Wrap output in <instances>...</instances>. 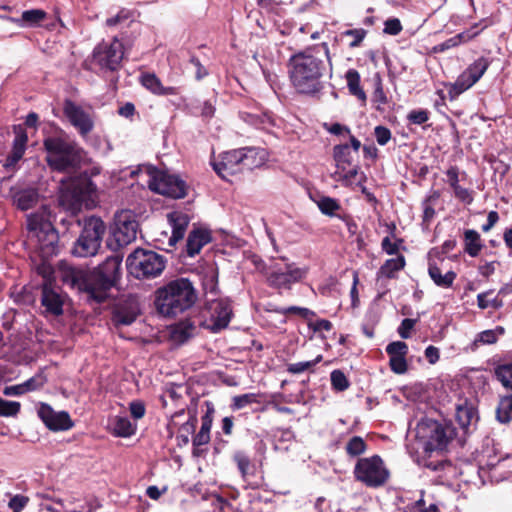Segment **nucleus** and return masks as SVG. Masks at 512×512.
<instances>
[{
	"instance_id": "nucleus-48",
	"label": "nucleus",
	"mask_w": 512,
	"mask_h": 512,
	"mask_svg": "<svg viewBox=\"0 0 512 512\" xmlns=\"http://www.w3.org/2000/svg\"><path fill=\"white\" fill-rule=\"evenodd\" d=\"M423 467H425L433 472H444L447 470L450 471V470L454 469L452 462L448 459H441V460L424 459Z\"/></svg>"
},
{
	"instance_id": "nucleus-53",
	"label": "nucleus",
	"mask_w": 512,
	"mask_h": 512,
	"mask_svg": "<svg viewBox=\"0 0 512 512\" xmlns=\"http://www.w3.org/2000/svg\"><path fill=\"white\" fill-rule=\"evenodd\" d=\"M205 405H206L207 409H206L205 414L201 417L200 430L202 432H207L210 434V431L212 428V423H213V417H214V413H215V408H214L213 403L210 401H206Z\"/></svg>"
},
{
	"instance_id": "nucleus-35",
	"label": "nucleus",
	"mask_w": 512,
	"mask_h": 512,
	"mask_svg": "<svg viewBox=\"0 0 512 512\" xmlns=\"http://www.w3.org/2000/svg\"><path fill=\"white\" fill-rule=\"evenodd\" d=\"M441 197V192L439 190H432L430 194L423 200L422 208L423 215L422 221L423 223L429 225L431 221L434 219L436 215V211L434 206L437 204Z\"/></svg>"
},
{
	"instance_id": "nucleus-29",
	"label": "nucleus",
	"mask_w": 512,
	"mask_h": 512,
	"mask_svg": "<svg viewBox=\"0 0 512 512\" xmlns=\"http://www.w3.org/2000/svg\"><path fill=\"white\" fill-rule=\"evenodd\" d=\"M58 25H63L60 17L56 13H47L41 9H34V28H45L53 31Z\"/></svg>"
},
{
	"instance_id": "nucleus-63",
	"label": "nucleus",
	"mask_w": 512,
	"mask_h": 512,
	"mask_svg": "<svg viewBox=\"0 0 512 512\" xmlns=\"http://www.w3.org/2000/svg\"><path fill=\"white\" fill-rule=\"evenodd\" d=\"M478 26H479V24H475L467 31L456 34L454 36V39L456 41L457 46L462 43L468 42L469 40L476 37L479 34V31L477 30Z\"/></svg>"
},
{
	"instance_id": "nucleus-1",
	"label": "nucleus",
	"mask_w": 512,
	"mask_h": 512,
	"mask_svg": "<svg viewBox=\"0 0 512 512\" xmlns=\"http://www.w3.org/2000/svg\"><path fill=\"white\" fill-rule=\"evenodd\" d=\"M34 254L40 260L36 263L34 258V271L42 277L41 307L46 316L59 317L64 313V304L68 295L56 284L55 269L51 263L53 256L59 252V234L51 222V211L47 205H41L40 210L34 212Z\"/></svg>"
},
{
	"instance_id": "nucleus-42",
	"label": "nucleus",
	"mask_w": 512,
	"mask_h": 512,
	"mask_svg": "<svg viewBox=\"0 0 512 512\" xmlns=\"http://www.w3.org/2000/svg\"><path fill=\"white\" fill-rule=\"evenodd\" d=\"M504 333V328L498 326L494 330H485L477 334L475 340L473 341V346L478 348L479 345L485 344H494L498 340V335H502Z\"/></svg>"
},
{
	"instance_id": "nucleus-18",
	"label": "nucleus",
	"mask_w": 512,
	"mask_h": 512,
	"mask_svg": "<svg viewBox=\"0 0 512 512\" xmlns=\"http://www.w3.org/2000/svg\"><path fill=\"white\" fill-rule=\"evenodd\" d=\"M140 307L135 298L129 297L119 302L112 310L111 321L115 327L128 326L135 322Z\"/></svg>"
},
{
	"instance_id": "nucleus-49",
	"label": "nucleus",
	"mask_w": 512,
	"mask_h": 512,
	"mask_svg": "<svg viewBox=\"0 0 512 512\" xmlns=\"http://www.w3.org/2000/svg\"><path fill=\"white\" fill-rule=\"evenodd\" d=\"M272 311L282 314V315L295 314V315H299L300 317H302L304 319H308L312 316H315L314 311H312L308 308L298 307V306H290L287 308L277 307V308H274Z\"/></svg>"
},
{
	"instance_id": "nucleus-39",
	"label": "nucleus",
	"mask_w": 512,
	"mask_h": 512,
	"mask_svg": "<svg viewBox=\"0 0 512 512\" xmlns=\"http://www.w3.org/2000/svg\"><path fill=\"white\" fill-rule=\"evenodd\" d=\"M344 449L349 457H359L366 452L367 443L361 436H353L347 441Z\"/></svg>"
},
{
	"instance_id": "nucleus-37",
	"label": "nucleus",
	"mask_w": 512,
	"mask_h": 512,
	"mask_svg": "<svg viewBox=\"0 0 512 512\" xmlns=\"http://www.w3.org/2000/svg\"><path fill=\"white\" fill-rule=\"evenodd\" d=\"M496 419L501 424L512 421V394L500 398L496 408Z\"/></svg>"
},
{
	"instance_id": "nucleus-19",
	"label": "nucleus",
	"mask_w": 512,
	"mask_h": 512,
	"mask_svg": "<svg viewBox=\"0 0 512 512\" xmlns=\"http://www.w3.org/2000/svg\"><path fill=\"white\" fill-rule=\"evenodd\" d=\"M13 130L15 134L13 147L3 163V168L8 173L16 171L19 161L23 158L28 141L27 133L22 125H15Z\"/></svg>"
},
{
	"instance_id": "nucleus-21",
	"label": "nucleus",
	"mask_w": 512,
	"mask_h": 512,
	"mask_svg": "<svg viewBox=\"0 0 512 512\" xmlns=\"http://www.w3.org/2000/svg\"><path fill=\"white\" fill-rule=\"evenodd\" d=\"M232 316V306L227 299H218L211 304L213 329L221 330L228 326Z\"/></svg>"
},
{
	"instance_id": "nucleus-44",
	"label": "nucleus",
	"mask_w": 512,
	"mask_h": 512,
	"mask_svg": "<svg viewBox=\"0 0 512 512\" xmlns=\"http://www.w3.org/2000/svg\"><path fill=\"white\" fill-rule=\"evenodd\" d=\"M331 387L336 392H343L350 387V381L340 369H335L330 374Z\"/></svg>"
},
{
	"instance_id": "nucleus-59",
	"label": "nucleus",
	"mask_w": 512,
	"mask_h": 512,
	"mask_svg": "<svg viewBox=\"0 0 512 512\" xmlns=\"http://www.w3.org/2000/svg\"><path fill=\"white\" fill-rule=\"evenodd\" d=\"M32 385V378L26 380L23 384L6 386L3 393L7 396L21 395L30 390Z\"/></svg>"
},
{
	"instance_id": "nucleus-4",
	"label": "nucleus",
	"mask_w": 512,
	"mask_h": 512,
	"mask_svg": "<svg viewBox=\"0 0 512 512\" xmlns=\"http://www.w3.org/2000/svg\"><path fill=\"white\" fill-rule=\"evenodd\" d=\"M197 297V291L189 279L177 278L155 291L154 304L159 314L175 317L192 308Z\"/></svg>"
},
{
	"instance_id": "nucleus-12",
	"label": "nucleus",
	"mask_w": 512,
	"mask_h": 512,
	"mask_svg": "<svg viewBox=\"0 0 512 512\" xmlns=\"http://www.w3.org/2000/svg\"><path fill=\"white\" fill-rule=\"evenodd\" d=\"M123 43L114 37L111 42H101L93 50L92 62L102 71L116 72L122 66Z\"/></svg>"
},
{
	"instance_id": "nucleus-43",
	"label": "nucleus",
	"mask_w": 512,
	"mask_h": 512,
	"mask_svg": "<svg viewBox=\"0 0 512 512\" xmlns=\"http://www.w3.org/2000/svg\"><path fill=\"white\" fill-rule=\"evenodd\" d=\"M474 84L467 78L463 73H461L456 81L449 85L448 95L450 100L456 99L460 94L468 90Z\"/></svg>"
},
{
	"instance_id": "nucleus-51",
	"label": "nucleus",
	"mask_w": 512,
	"mask_h": 512,
	"mask_svg": "<svg viewBox=\"0 0 512 512\" xmlns=\"http://www.w3.org/2000/svg\"><path fill=\"white\" fill-rule=\"evenodd\" d=\"M457 241L455 239H448L444 241L440 248H432L429 252V258L435 257L441 261L444 260L443 255L448 254L450 251L455 249Z\"/></svg>"
},
{
	"instance_id": "nucleus-3",
	"label": "nucleus",
	"mask_w": 512,
	"mask_h": 512,
	"mask_svg": "<svg viewBox=\"0 0 512 512\" xmlns=\"http://www.w3.org/2000/svg\"><path fill=\"white\" fill-rule=\"evenodd\" d=\"M331 64L326 42L307 47L293 54L288 62L289 77L295 90L303 95L316 96L325 87L324 77Z\"/></svg>"
},
{
	"instance_id": "nucleus-25",
	"label": "nucleus",
	"mask_w": 512,
	"mask_h": 512,
	"mask_svg": "<svg viewBox=\"0 0 512 512\" xmlns=\"http://www.w3.org/2000/svg\"><path fill=\"white\" fill-rule=\"evenodd\" d=\"M319 210L322 214L329 216V217H338L341 220L345 221L348 225L349 230L351 229V223L352 218L347 215H340L338 212L342 210V206L339 203V201L335 198L329 197V196H322L319 198V200L316 202Z\"/></svg>"
},
{
	"instance_id": "nucleus-24",
	"label": "nucleus",
	"mask_w": 512,
	"mask_h": 512,
	"mask_svg": "<svg viewBox=\"0 0 512 512\" xmlns=\"http://www.w3.org/2000/svg\"><path fill=\"white\" fill-rule=\"evenodd\" d=\"M140 83L143 87L149 90L152 94L157 96L177 95L178 88L165 87L161 80L154 73H143L140 76Z\"/></svg>"
},
{
	"instance_id": "nucleus-34",
	"label": "nucleus",
	"mask_w": 512,
	"mask_h": 512,
	"mask_svg": "<svg viewBox=\"0 0 512 512\" xmlns=\"http://www.w3.org/2000/svg\"><path fill=\"white\" fill-rule=\"evenodd\" d=\"M345 79L350 94L365 102L366 93L360 85L361 77L359 72L356 69H349L345 74Z\"/></svg>"
},
{
	"instance_id": "nucleus-46",
	"label": "nucleus",
	"mask_w": 512,
	"mask_h": 512,
	"mask_svg": "<svg viewBox=\"0 0 512 512\" xmlns=\"http://www.w3.org/2000/svg\"><path fill=\"white\" fill-rule=\"evenodd\" d=\"M323 359L322 355H318L315 359L311 361L291 363L287 365V372L290 374H300L304 371H313L315 365L320 363Z\"/></svg>"
},
{
	"instance_id": "nucleus-45",
	"label": "nucleus",
	"mask_w": 512,
	"mask_h": 512,
	"mask_svg": "<svg viewBox=\"0 0 512 512\" xmlns=\"http://www.w3.org/2000/svg\"><path fill=\"white\" fill-rule=\"evenodd\" d=\"M368 31L364 28H352L342 32L343 37H350L352 40L349 42L348 47L350 49L358 48L362 46L364 39L366 38Z\"/></svg>"
},
{
	"instance_id": "nucleus-20",
	"label": "nucleus",
	"mask_w": 512,
	"mask_h": 512,
	"mask_svg": "<svg viewBox=\"0 0 512 512\" xmlns=\"http://www.w3.org/2000/svg\"><path fill=\"white\" fill-rule=\"evenodd\" d=\"M242 150L236 149L224 152L219 161L212 162L214 171L223 179L228 175H234L243 171L242 168Z\"/></svg>"
},
{
	"instance_id": "nucleus-17",
	"label": "nucleus",
	"mask_w": 512,
	"mask_h": 512,
	"mask_svg": "<svg viewBox=\"0 0 512 512\" xmlns=\"http://www.w3.org/2000/svg\"><path fill=\"white\" fill-rule=\"evenodd\" d=\"M455 411L456 421L466 434L476 429L479 413L477 405L473 400L467 398L459 399Z\"/></svg>"
},
{
	"instance_id": "nucleus-55",
	"label": "nucleus",
	"mask_w": 512,
	"mask_h": 512,
	"mask_svg": "<svg viewBox=\"0 0 512 512\" xmlns=\"http://www.w3.org/2000/svg\"><path fill=\"white\" fill-rule=\"evenodd\" d=\"M430 119V112L426 109H414L407 114L410 124L422 125Z\"/></svg>"
},
{
	"instance_id": "nucleus-57",
	"label": "nucleus",
	"mask_w": 512,
	"mask_h": 512,
	"mask_svg": "<svg viewBox=\"0 0 512 512\" xmlns=\"http://www.w3.org/2000/svg\"><path fill=\"white\" fill-rule=\"evenodd\" d=\"M386 353L389 357L392 356H407L408 345L403 341H394L386 346Z\"/></svg>"
},
{
	"instance_id": "nucleus-32",
	"label": "nucleus",
	"mask_w": 512,
	"mask_h": 512,
	"mask_svg": "<svg viewBox=\"0 0 512 512\" xmlns=\"http://www.w3.org/2000/svg\"><path fill=\"white\" fill-rule=\"evenodd\" d=\"M406 260L403 255H398L396 258L387 259L380 267L377 275L379 277H386L388 279H395L396 273L404 269Z\"/></svg>"
},
{
	"instance_id": "nucleus-14",
	"label": "nucleus",
	"mask_w": 512,
	"mask_h": 512,
	"mask_svg": "<svg viewBox=\"0 0 512 512\" xmlns=\"http://www.w3.org/2000/svg\"><path fill=\"white\" fill-rule=\"evenodd\" d=\"M149 188L163 196L173 199H181L187 195V186L185 181L176 175H171L165 171L157 170L150 182Z\"/></svg>"
},
{
	"instance_id": "nucleus-10",
	"label": "nucleus",
	"mask_w": 512,
	"mask_h": 512,
	"mask_svg": "<svg viewBox=\"0 0 512 512\" xmlns=\"http://www.w3.org/2000/svg\"><path fill=\"white\" fill-rule=\"evenodd\" d=\"M353 475L356 481L361 482L366 487L379 488L387 483L390 472L381 456L375 454L370 457L358 458L353 469Z\"/></svg>"
},
{
	"instance_id": "nucleus-52",
	"label": "nucleus",
	"mask_w": 512,
	"mask_h": 512,
	"mask_svg": "<svg viewBox=\"0 0 512 512\" xmlns=\"http://www.w3.org/2000/svg\"><path fill=\"white\" fill-rule=\"evenodd\" d=\"M20 403L17 401H8L0 397V416L13 417L20 411Z\"/></svg>"
},
{
	"instance_id": "nucleus-6",
	"label": "nucleus",
	"mask_w": 512,
	"mask_h": 512,
	"mask_svg": "<svg viewBox=\"0 0 512 512\" xmlns=\"http://www.w3.org/2000/svg\"><path fill=\"white\" fill-rule=\"evenodd\" d=\"M99 174L98 168H92L90 173L85 171L78 176L61 180L60 205L72 213L81 210L85 201L92 200L96 196L97 186L91 177Z\"/></svg>"
},
{
	"instance_id": "nucleus-33",
	"label": "nucleus",
	"mask_w": 512,
	"mask_h": 512,
	"mask_svg": "<svg viewBox=\"0 0 512 512\" xmlns=\"http://www.w3.org/2000/svg\"><path fill=\"white\" fill-rule=\"evenodd\" d=\"M189 418L183 423L178 431L176 437L178 445H187L190 441L189 436L195 434L196 426L198 423L196 410H189Z\"/></svg>"
},
{
	"instance_id": "nucleus-60",
	"label": "nucleus",
	"mask_w": 512,
	"mask_h": 512,
	"mask_svg": "<svg viewBox=\"0 0 512 512\" xmlns=\"http://www.w3.org/2000/svg\"><path fill=\"white\" fill-rule=\"evenodd\" d=\"M454 196L456 199H458L460 202L470 205L474 201L473 197V191L469 190L467 188L462 187L461 185L455 187L453 189Z\"/></svg>"
},
{
	"instance_id": "nucleus-27",
	"label": "nucleus",
	"mask_w": 512,
	"mask_h": 512,
	"mask_svg": "<svg viewBox=\"0 0 512 512\" xmlns=\"http://www.w3.org/2000/svg\"><path fill=\"white\" fill-rule=\"evenodd\" d=\"M232 461L235 463L243 480L256 474V463L251 459L247 451L242 449L236 450L232 455Z\"/></svg>"
},
{
	"instance_id": "nucleus-23",
	"label": "nucleus",
	"mask_w": 512,
	"mask_h": 512,
	"mask_svg": "<svg viewBox=\"0 0 512 512\" xmlns=\"http://www.w3.org/2000/svg\"><path fill=\"white\" fill-rule=\"evenodd\" d=\"M428 275L436 286L443 289L451 288L457 278L456 272L452 270L442 274L437 262L431 258L428 259Z\"/></svg>"
},
{
	"instance_id": "nucleus-56",
	"label": "nucleus",
	"mask_w": 512,
	"mask_h": 512,
	"mask_svg": "<svg viewBox=\"0 0 512 512\" xmlns=\"http://www.w3.org/2000/svg\"><path fill=\"white\" fill-rule=\"evenodd\" d=\"M389 367L395 374H405L408 370L406 356L389 357Z\"/></svg>"
},
{
	"instance_id": "nucleus-15",
	"label": "nucleus",
	"mask_w": 512,
	"mask_h": 512,
	"mask_svg": "<svg viewBox=\"0 0 512 512\" xmlns=\"http://www.w3.org/2000/svg\"><path fill=\"white\" fill-rule=\"evenodd\" d=\"M37 415L46 428L53 432L67 431L74 427V422L67 411L56 412L46 403L40 404Z\"/></svg>"
},
{
	"instance_id": "nucleus-26",
	"label": "nucleus",
	"mask_w": 512,
	"mask_h": 512,
	"mask_svg": "<svg viewBox=\"0 0 512 512\" xmlns=\"http://www.w3.org/2000/svg\"><path fill=\"white\" fill-rule=\"evenodd\" d=\"M10 196L17 209L27 211L32 208V186L17 184L10 188Z\"/></svg>"
},
{
	"instance_id": "nucleus-40",
	"label": "nucleus",
	"mask_w": 512,
	"mask_h": 512,
	"mask_svg": "<svg viewBox=\"0 0 512 512\" xmlns=\"http://www.w3.org/2000/svg\"><path fill=\"white\" fill-rule=\"evenodd\" d=\"M242 150V168L244 170H252L254 167H258L262 164L263 157H260L257 159V156L259 155L260 151L253 147H245L241 148Z\"/></svg>"
},
{
	"instance_id": "nucleus-61",
	"label": "nucleus",
	"mask_w": 512,
	"mask_h": 512,
	"mask_svg": "<svg viewBox=\"0 0 512 512\" xmlns=\"http://www.w3.org/2000/svg\"><path fill=\"white\" fill-rule=\"evenodd\" d=\"M403 27L398 18H389L384 22L383 32L388 35L396 36L401 33Z\"/></svg>"
},
{
	"instance_id": "nucleus-11",
	"label": "nucleus",
	"mask_w": 512,
	"mask_h": 512,
	"mask_svg": "<svg viewBox=\"0 0 512 512\" xmlns=\"http://www.w3.org/2000/svg\"><path fill=\"white\" fill-rule=\"evenodd\" d=\"M307 269L299 268L295 263L273 262L263 273L269 287L277 290H290L292 285L307 275Z\"/></svg>"
},
{
	"instance_id": "nucleus-2",
	"label": "nucleus",
	"mask_w": 512,
	"mask_h": 512,
	"mask_svg": "<svg viewBox=\"0 0 512 512\" xmlns=\"http://www.w3.org/2000/svg\"><path fill=\"white\" fill-rule=\"evenodd\" d=\"M121 264L119 255L107 257L93 270L62 260L58 263V272L63 284L87 293L97 303H103L108 298V291L121 279Z\"/></svg>"
},
{
	"instance_id": "nucleus-31",
	"label": "nucleus",
	"mask_w": 512,
	"mask_h": 512,
	"mask_svg": "<svg viewBox=\"0 0 512 512\" xmlns=\"http://www.w3.org/2000/svg\"><path fill=\"white\" fill-rule=\"evenodd\" d=\"M491 61L486 57H479L471 63L462 73L473 84L477 83L490 66Z\"/></svg>"
},
{
	"instance_id": "nucleus-64",
	"label": "nucleus",
	"mask_w": 512,
	"mask_h": 512,
	"mask_svg": "<svg viewBox=\"0 0 512 512\" xmlns=\"http://www.w3.org/2000/svg\"><path fill=\"white\" fill-rule=\"evenodd\" d=\"M417 319L405 318L402 320L399 328L398 334L403 339H408L411 336V330L414 328Z\"/></svg>"
},
{
	"instance_id": "nucleus-13",
	"label": "nucleus",
	"mask_w": 512,
	"mask_h": 512,
	"mask_svg": "<svg viewBox=\"0 0 512 512\" xmlns=\"http://www.w3.org/2000/svg\"><path fill=\"white\" fill-rule=\"evenodd\" d=\"M62 111L67 121L83 139L93 131L95 121L92 107L85 109L67 98L63 101Z\"/></svg>"
},
{
	"instance_id": "nucleus-5",
	"label": "nucleus",
	"mask_w": 512,
	"mask_h": 512,
	"mask_svg": "<svg viewBox=\"0 0 512 512\" xmlns=\"http://www.w3.org/2000/svg\"><path fill=\"white\" fill-rule=\"evenodd\" d=\"M49 167L58 172L72 173L78 170L86 157V151L73 140L47 137L44 140Z\"/></svg>"
},
{
	"instance_id": "nucleus-30",
	"label": "nucleus",
	"mask_w": 512,
	"mask_h": 512,
	"mask_svg": "<svg viewBox=\"0 0 512 512\" xmlns=\"http://www.w3.org/2000/svg\"><path fill=\"white\" fill-rule=\"evenodd\" d=\"M464 252L470 257H477L482 248L483 243L480 234L474 229H466L463 233Z\"/></svg>"
},
{
	"instance_id": "nucleus-36",
	"label": "nucleus",
	"mask_w": 512,
	"mask_h": 512,
	"mask_svg": "<svg viewBox=\"0 0 512 512\" xmlns=\"http://www.w3.org/2000/svg\"><path fill=\"white\" fill-rule=\"evenodd\" d=\"M134 22V12L127 8L120 9L116 15L106 19L105 25L109 28L112 27H129Z\"/></svg>"
},
{
	"instance_id": "nucleus-58",
	"label": "nucleus",
	"mask_w": 512,
	"mask_h": 512,
	"mask_svg": "<svg viewBox=\"0 0 512 512\" xmlns=\"http://www.w3.org/2000/svg\"><path fill=\"white\" fill-rule=\"evenodd\" d=\"M216 100V97H214L213 100L209 99L204 101L203 104L198 108V115L207 121L213 118L216 112Z\"/></svg>"
},
{
	"instance_id": "nucleus-54",
	"label": "nucleus",
	"mask_w": 512,
	"mask_h": 512,
	"mask_svg": "<svg viewBox=\"0 0 512 512\" xmlns=\"http://www.w3.org/2000/svg\"><path fill=\"white\" fill-rule=\"evenodd\" d=\"M196 329V326L193 322L190 320L181 321L176 329H175V335H178V338L182 341L190 338L193 335L194 330Z\"/></svg>"
},
{
	"instance_id": "nucleus-8",
	"label": "nucleus",
	"mask_w": 512,
	"mask_h": 512,
	"mask_svg": "<svg viewBox=\"0 0 512 512\" xmlns=\"http://www.w3.org/2000/svg\"><path fill=\"white\" fill-rule=\"evenodd\" d=\"M167 260L155 251L143 248L135 249L126 259L128 273L136 279H152L160 276Z\"/></svg>"
},
{
	"instance_id": "nucleus-50",
	"label": "nucleus",
	"mask_w": 512,
	"mask_h": 512,
	"mask_svg": "<svg viewBox=\"0 0 512 512\" xmlns=\"http://www.w3.org/2000/svg\"><path fill=\"white\" fill-rule=\"evenodd\" d=\"M211 436L207 432H202L199 430L192 438L193 451L192 454L195 457H199L203 454V450L200 449L201 446L207 445L210 442Z\"/></svg>"
},
{
	"instance_id": "nucleus-38",
	"label": "nucleus",
	"mask_w": 512,
	"mask_h": 512,
	"mask_svg": "<svg viewBox=\"0 0 512 512\" xmlns=\"http://www.w3.org/2000/svg\"><path fill=\"white\" fill-rule=\"evenodd\" d=\"M333 156L337 166L342 170H345L347 166H351L353 163L351 147L347 143L336 145L333 149Z\"/></svg>"
},
{
	"instance_id": "nucleus-22",
	"label": "nucleus",
	"mask_w": 512,
	"mask_h": 512,
	"mask_svg": "<svg viewBox=\"0 0 512 512\" xmlns=\"http://www.w3.org/2000/svg\"><path fill=\"white\" fill-rule=\"evenodd\" d=\"M212 241L211 232L205 228H194L190 231L186 243V252L190 257L197 255L201 249Z\"/></svg>"
},
{
	"instance_id": "nucleus-28",
	"label": "nucleus",
	"mask_w": 512,
	"mask_h": 512,
	"mask_svg": "<svg viewBox=\"0 0 512 512\" xmlns=\"http://www.w3.org/2000/svg\"><path fill=\"white\" fill-rule=\"evenodd\" d=\"M168 218L172 224V235L169 238L168 244L173 247L184 238L190 219L183 213H171Z\"/></svg>"
},
{
	"instance_id": "nucleus-41",
	"label": "nucleus",
	"mask_w": 512,
	"mask_h": 512,
	"mask_svg": "<svg viewBox=\"0 0 512 512\" xmlns=\"http://www.w3.org/2000/svg\"><path fill=\"white\" fill-rule=\"evenodd\" d=\"M136 424L127 417H116L113 432L118 437H130L135 434Z\"/></svg>"
},
{
	"instance_id": "nucleus-16",
	"label": "nucleus",
	"mask_w": 512,
	"mask_h": 512,
	"mask_svg": "<svg viewBox=\"0 0 512 512\" xmlns=\"http://www.w3.org/2000/svg\"><path fill=\"white\" fill-rule=\"evenodd\" d=\"M138 223L127 212H122L115 218L112 236L117 248L124 247L136 239Z\"/></svg>"
},
{
	"instance_id": "nucleus-9",
	"label": "nucleus",
	"mask_w": 512,
	"mask_h": 512,
	"mask_svg": "<svg viewBox=\"0 0 512 512\" xmlns=\"http://www.w3.org/2000/svg\"><path fill=\"white\" fill-rule=\"evenodd\" d=\"M105 231L106 225L101 218L91 216L85 219L83 229L72 248V254L76 257L96 255Z\"/></svg>"
},
{
	"instance_id": "nucleus-47",
	"label": "nucleus",
	"mask_w": 512,
	"mask_h": 512,
	"mask_svg": "<svg viewBox=\"0 0 512 512\" xmlns=\"http://www.w3.org/2000/svg\"><path fill=\"white\" fill-rule=\"evenodd\" d=\"M252 403H259L258 394L246 393V394H242V395H237L232 398V403L230 405V408L233 411H236V410L243 409Z\"/></svg>"
},
{
	"instance_id": "nucleus-7",
	"label": "nucleus",
	"mask_w": 512,
	"mask_h": 512,
	"mask_svg": "<svg viewBox=\"0 0 512 512\" xmlns=\"http://www.w3.org/2000/svg\"><path fill=\"white\" fill-rule=\"evenodd\" d=\"M417 437L424 443L425 452L444 451L454 439L456 430L451 423L423 418L417 424Z\"/></svg>"
},
{
	"instance_id": "nucleus-62",
	"label": "nucleus",
	"mask_w": 512,
	"mask_h": 512,
	"mask_svg": "<svg viewBox=\"0 0 512 512\" xmlns=\"http://www.w3.org/2000/svg\"><path fill=\"white\" fill-rule=\"evenodd\" d=\"M374 135L377 143L381 146L386 145L390 141L392 136L390 129L382 125L375 127Z\"/></svg>"
}]
</instances>
